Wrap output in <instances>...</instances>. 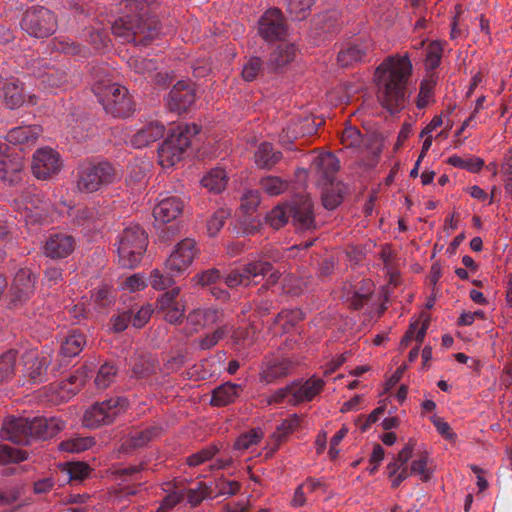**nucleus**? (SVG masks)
<instances>
[{"label":"nucleus","mask_w":512,"mask_h":512,"mask_svg":"<svg viewBox=\"0 0 512 512\" xmlns=\"http://www.w3.org/2000/svg\"><path fill=\"white\" fill-rule=\"evenodd\" d=\"M412 69L407 53L388 56L376 68L374 80L377 85V98L381 106L391 114L405 107L406 89Z\"/></svg>","instance_id":"nucleus-1"},{"label":"nucleus","mask_w":512,"mask_h":512,"mask_svg":"<svg viewBox=\"0 0 512 512\" xmlns=\"http://www.w3.org/2000/svg\"><path fill=\"white\" fill-rule=\"evenodd\" d=\"M157 5V0H127V14L114 21L112 33L122 42L147 45L160 29L150 15Z\"/></svg>","instance_id":"nucleus-2"},{"label":"nucleus","mask_w":512,"mask_h":512,"mask_svg":"<svg viewBox=\"0 0 512 512\" xmlns=\"http://www.w3.org/2000/svg\"><path fill=\"white\" fill-rule=\"evenodd\" d=\"M93 78V92L106 113L116 118L131 116L134 102L125 87L112 83L107 67L94 69Z\"/></svg>","instance_id":"nucleus-3"},{"label":"nucleus","mask_w":512,"mask_h":512,"mask_svg":"<svg viewBox=\"0 0 512 512\" xmlns=\"http://www.w3.org/2000/svg\"><path fill=\"white\" fill-rule=\"evenodd\" d=\"M199 132L200 127L195 123L173 129L158 148L159 164L163 168L174 166L182 159L185 150L190 146L191 137Z\"/></svg>","instance_id":"nucleus-4"},{"label":"nucleus","mask_w":512,"mask_h":512,"mask_svg":"<svg viewBox=\"0 0 512 512\" xmlns=\"http://www.w3.org/2000/svg\"><path fill=\"white\" fill-rule=\"evenodd\" d=\"M324 386V380L317 377H310L305 381H294L275 390L267 401L269 404L297 406L312 401L323 390Z\"/></svg>","instance_id":"nucleus-5"},{"label":"nucleus","mask_w":512,"mask_h":512,"mask_svg":"<svg viewBox=\"0 0 512 512\" xmlns=\"http://www.w3.org/2000/svg\"><path fill=\"white\" fill-rule=\"evenodd\" d=\"M121 177V172L108 162L82 164L78 170L77 189L85 193L96 192Z\"/></svg>","instance_id":"nucleus-6"},{"label":"nucleus","mask_w":512,"mask_h":512,"mask_svg":"<svg viewBox=\"0 0 512 512\" xmlns=\"http://www.w3.org/2000/svg\"><path fill=\"white\" fill-rule=\"evenodd\" d=\"M147 247V235L138 225L125 228L118 237V261L122 267L137 266Z\"/></svg>","instance_id":"nucleus-7"},{"label":"nucleus","mask_w":512,"mask_h":512,"mask_svg":"<svg viewBox=\"0 0 512 512\" xmlns=\"http://www.w3.org/2000/svg\"><path fill=\"white\" fill-rule=\"evenodd\" d=\"M13 204L27 224L44 222L51 207V203L34 186L26 187Z\"/></svg>","instance_id":"nucleus-8"},{"label":"nucleus","mask_w":512,"mask_h":512,"mask_svg":"<svg viewBox=\"0 0 512 512\" xmlns=\"http://www.w3.org/2000/svg\"><path fill=\"white\" fill-rule=\"evenodd\" d=\"M128 406L124 397H114L97 402L88 408L83 416V425L87 428H97L111 424Z\"/></svg>","instance_id":"nucleus-9"},{"label":"nucleus","mask_w":512,"mask_h":512,"mask_svg":"<svg viewBox=\"0 0 512 512\" xmlns=\"http://www.w3.org/2000/svg\"><path fill=\"white\" fill-rule=\"evenodd\" d=\"M21 28L30 36L36 38L48 37L56 29L54 14L45 7L28 9L21 21Z\"/></svg>","instance_id":"nucleus-10"},{"label":"nucleus","mask_w":512,"mask_h":512,"mask_svg":"<svg viewBox=\"0 0 512 512\" xmlns=\"http://www.w3.org/2000/svg\"><path fill=\"white\" fill-rule=\"evenodd\" d=\"M272 269V266L267 261H254L245 265L241 270H235L228 273L224 279L225 284L234 288L237 286L248 287L250 285L258 284L267 273Z\"/></svg>","instance_id":"nucleus-11"},{"label":"nucleus","mask_w":512,"mask_h":512,"mask_svg":"<svg viewBox=\"0 0 512 512\" xmlns=\"http://www.w3.org/2000/svg\"><path fill=\"white\" fill-rule=\"evenodd\" d=\"M62 166L60 154L50 147L39 148L33 154L32 173L37 179L46 180L57 175Z\"/></svg>","instance_id":"nucleus-12"},{"label":"nucleus","mask_w":512,"mask_h":512,"mask_svg":"<svg viewBox=\"0 0 512 512\" xmlns=\"http://www.w3.org/2000/svg\"><path fill=\"white\" fill-rule=\"evenodd\" d=\"M197 254L196 243L193 239L186 238L180 241L165 262V269L172 275H181L192 264Z\"/></svg>","instance_id":"nucleus-13"},{"label":"nucleus","mask_w":512,"mask_h":512,"mask_svg":"<svg viewBox=\"0 0 512 512\" xmlns=\"http://www.w3.org/2000/svg\"><path fill=\"white\" fill-rule=\"evenodd\" d=\"M28 69L45 87L60 88L68 82V74L65 69L51 66L45 59H33L28 64Z\"/></svg>","instance_id":"nucleus-14"},{"label":"nucleus","mask_w":512,"mask_h":512,"mask_svg":"<svg viewBox=\"0 0 512 512\" xmlns=\"http://www.w3.org/2000/svg\"><path fill=\"white\" fill-rule=\"evenodd\" d=\"M0 435L3 439L20 445L30 443L32 436L31 419L8 417L5 419Z\"/></svg>","instance_id":"nucleus-15"},{"label":"nucleus","mask_w":512,"mask_h":512,"mask_svg":"<svg viewBox=\"0 0 512 512\" xmlns=\"http://www.w3.org/2000/svg\"><path fill=\"white\" fill-rule=\"evenodd\" d=\"M293 224L299 230H311L316 227L313 203L310 197L303 196L293 201L289 208Z\"/></svg>","instance_id":"nucleus-16"},{"label":"nucleus","mask_w":512,"mask_h":512,"mask_svg":"<svg viewBox=\"0 0 512 512\" xmlns=\"http://www.w3.org/2000/svg\"><path fill=\"white\" fill-rule=\"evenodd\" d=\"M76 247V240L72 235L57 232L51 234L44 245V254L51 259L68 257Z\"/></svg>","instance_id":"nucleus-17"},{"label":"nucleus","mask_w":512,"mask_h":512,"mask_svg":"<svg viewBox=\"0 0 512 512\" xmlns=\"http://www.w3.org/2000/svg\"><path fill=\"white\" fill-rule=\"evenodd\" d=\"M285 33L284 19L281 11L268 9L259 20V34L267 41L281 38Z\"/></svg>","instance_id":"nucleus-18"},{"label":"nucleus","mask_w":512,"mask_h":512,"mask_svg":"<svg viewBox=\"0 0 512 512\" xmlns=\"http://www.w3.org/2000/svg\"><path fill=\"white\" fill-rule=\"evenodd\" d=\"M183 200L174 195H166L158 200L153 209V216L157 222L169 223L177 219L183 212Z\"/></svg>","instance_id":"nucleus-19"},{"label":"nucleus","mask_w":512,"mask_h":512,"mask_svg":"<svg viewBox=\"0 0 512 512\" xmlns=\"http://www.w3.org/2000/svg\"><path fill=\"white\" fill-rule=\"evenodd\" d=\"M194 101V89L186 82L179 81L169 92L167 105L171 111L181 114L182 112L187 111Z\"/></svg>","instance_id":"nucleus-20"},{"label":"nucleus","mask_w":512,"mask_h":512,"mask_svg":"<svg viewBox=\"0 0 512 512\" xmlns=\"http://www.w3.org/2000/svg\"><path fill=\"white\" fill-rule=\"evenodd\" d=\"M34 287L35 277L31 272L25 269L18 271L11 288V302L14 305L24 303L33 294Z\"/></svg>","instance_id":"nucleus-21"},{"label":"nucleus","mask_w":512,"mask_h":512,"mask_svg":"<svg viewBox=\"0 0 512 512\" xmlns=\"http://www.w3.org/2000/svg\"><path fill=\"white\" fill-rule=\"evenodd\" d=\"M3 100L10 109L19 108L25 103L36 104L34 95H27L22 83L18 80H8L1 88Z\"/></svg>","instance_id":"nucleus-22"},{"label":"nucleus","mask_w":512,"mask_h":512,"mask_svg":"<svg viewBox=\"0 0 512 512\" xmlns=\"http://www.w3.org/2000/svg\"><path fill=\"white\" fill-rule=\"evenodd\" d=\"M24 373L34 382L42 381L50 364L48 355H40L37 350H28L22 355Z\"/></svg>","instance_id":"nucleus-23"},{"label":"nucleus","mask_w":512,"mask_h":512,"mask_svg":"<svg viewBox=\"0 0 512 512\" xmlns=\"http://www.w3.org/2000/svg\"><path fill=\"white\" fill-rule=\"evenodd\" d=\"M372 48L373 43L370 40H356L339 51L338 62L343 67L361 62Z\"/></svg>","instance_id":"nucleus-24"},{"label":"nucleus","mask_w":512,"mask_h":512,"mask_svg":"<svg viewBox=\"0 0 512 512\" xmlns=\"http://www.w3.org/2000/svg\"><path fill=\"white\" fill-rule=\"evenodd\" d=\"M223 312L215 307H204L193 309L187 316V324L191 331L196 332L206 326L222 320Z\"/></svg>","instance_id":"nucleus-25"},{"label":"nucleus","mask_w":512,"mask_h":512,"mask_svg":"<svg viewBox=\"0 0 512 512\" xmlns=\"http://www.w3.org/2000/svg\"><path fill=\"white\" fill-rule=\"evenodd\" d=\"M65 427V422L57 417H34L31 419L33 438L48 439L57 435Z\"/></svg>","instance_id":"nucleus-26"},{"label":"nucleus","mask_w":512,"mask_h":512,"mask_svg":"<svg viewBox=\"0 0 512 512\" xmlns=\"http://www.w3.org/2000/svg\"><path fill=\"white\" fill-rule=\"evenodd\" d=\"M312 168L320 179L332 184L340 169V162L334 154L326 152L314 158Z\"/></svg>","instance_id":"nucleus-27"},{"label":"nucleus","mask_w":512,"mask_h":512,"mask_svg":"<svg viewBox=\"0 0 512 512\" xmlns=\"http://www.w3.org/2000/svg\"><path fill=\"white\" fill-rule=\"evenodd\" d=\"M23 156L20 154L4 155L0 160V178L9 184H16L22 179Z\"/></svg>","instance_id":"nucleus-28"},{"label":"nucleus","mask_w":512,"mask_h":512,"mask_svg":"<svg viewBox=\"0 0 512 512\" xmlns=\"http://www.w3.org/2000/svg\"><path fill=\"white\" fill-rule=\"evenodd\" d=\"M165 132V127L158 121H152L139 129L130 139L135 148H143L159 140Z\"/></svg>","instance_id":"nucleus-29"},{"label":"nucleus","mask_w":512,"mask_h":512,"mask_svg":"<svg viewBox=\"0 0 512 512\" xmlns=\"http://www.w3.org/2000/svg\"><path fill=\"white\" fill-rule=\"evenodd\" d=\"M242 390L240 384L226 382L212 391L211 404L217 407L229 405L240 396Z\"/></svg>","instance_id":"nucleus-30"},{"label":"nucleus","mask_w":512,"mask_h":512,"mask_svg":"<svg viewBox=\"0 0 512 512\" xmlns=\"http://www.w3.org/2000/svg\"><path fill=\"white\" fill-rule=\"evenodd\" d=\"M41 133L42 129L37 125L19 126L7 133L6 140L14 145L34 144Z\"/></svg>","instance_id":"nucleus-31"},{"label":"nucleus","mask_w":512,"mask_h":512,"mask_svg":"<svg viewBox=\"0 0 512 512\" xmlns=\"http://www.w3.org/2000/svg\"><path fill=\"white\" fill-rule=\"evenodd\" d=\"M293 366L288 358H277L266 363L261 372V378L266 383H271L278 378L286 376Z\"/></svg>","instance_id":"nucleus-32"},{"label":"nucleus","mask_w":512,"mask_h":512,"mask_svg":"<svg viewBox=\"0 0 512 512\" xmlns=\"http://www.w3.org/2000/svg\"><path fill=\"white\" fill-rule=\"evenodd\" d=\"M282 157L281 152L275 151L268 142L261 143L254 154L256 165L262 169H271Z\"/></svg>","instance_id":"nucleus-33"},{"label":"nucleus","mask_w":512,"mask_h":512,"mask_svg":"<svg viewBox=\"0 0 512 512\" xmlns=\"http://www.w3.org/2000/svg\"><path fill=\"white\" fill-rule=\"evenodd\" d=\"M87 377V370L86 368H83L77 370L67 380L62 381L59 384V395L61 399L66 400L69 399L71 396L75 395L84 385Z\"/></svg>","instance_id":"nucleus-34"},{"label":"nucleus","mask_w":512,"mask_h":512,"mask_svg":"<svg viewBox=\"0 0 512 512\" xmlns=\"http://www.w3.org/2000/svg\"><path fill=\"white\" fill-rule=\"evenodd\" d=\"M296 48L293 44L281 43L270 54L269 65L278 69L290 63L295 57Z\"/></svg>","instance_id":"nucleus-35"},{"label":"nucleus","mask_w":512,"mask_h":512,"mask_svg":"<svg viewBox=\"0 0 512 512\" xmlns=\"http://www.w3.org/2000/svg\"><path fill=\"white\" fill-rule=\"evenodd\" d=\"M86 344L85 335L74 330L71 331L61 344L60 353L65 357L78 355Z\"/></svg>","instance_id":"nucleus-36"},{"label":"nucleus","mask_w":512,"mask_h":512,"mask_svg":"<svg viewBox=\"0 0 512 512\" xmlns=\"http://www.w3.org/2000/svg\"><path fill=\"white\" fill-rule=\"evenodd\" d=\"M203 187L214 193H220L227 184V173L221 168L210 170L201 180Z\"/></svg>","instance_id":"nucleus-37"},{"label":"nucleus","mask_w":512,"mask_h":512,"mask_svg":"<svg viewBox=\"0 0 512 512\" xmlns=\"http://www.w3.org/2000/svg\"><path fill=\"white\" fill-rule=\"evenodd\" d=\"M351 293V297L347 299L350 306L354 309H360L373 293V284L370 280H362L360 287H356Z\"/></svg>","instance_id":"nucleus-38"},{"label":"nucleus","mask_w":512,"mask_h":512,"mask_svg":"<svg viewBox=\"0 0 512 512\" xmlns=\"http://www.w3.org/2000/svg\"><path fill=\"white\" fill-rule=\"evenodd\" d=\"M232 330V327L228 324H224L214 330L212 333L206 334L205 336L196 340V344L201 350H209L213 348L220 340L226 337Z\"/></svg>","instance_id":"nucleus-39"},{"label":"nucleus","mask_w":512,"mask_h":512,"mask_svg":"<svg viewBox=\"0 0 512 512\" xmlns=\"http://www.w3.org/2000/svg\"><path fill=\"white\" fill-rule=\"evenodd\" d=\"M430 457L427 452L422 453L419 458L412 461L410 466V474L416 475L423 482L431 479L433 468L429 465Z\"/></svg>","instance_id":"nucleus-40"},{"label":"nucleus","mask_w":512,"mask_h":512,"mask_svg":"<svg viewBox=\"0 0 512 512\" xmlns=\"http://www.w3.org/2000/svg\"><path fill=\"white\" fill-rule=\"evenodd\" d=\"M436 82L437 77L433 73L421 82L416 103L419 109L425 108L432 101Z\"/></svg>","instance_id":"nucleus-41"},{"label":"nucleus","mask_w":512,"mask_h":512,"mask_svg":"<svg viewBox=\"0 0 512 512\" xmlns=\"http://www.w3.org/2000/svg\"><path fill=\"white\" fill-rule=\"evenodd\" d=\"M129 66L133 68L136 73L144 75L147 78L150 77L156 82H160L158 79V77H160V73L154 74V71L157 69L154 60L146 58H133L129 61Z\"/></svg>","instance_id":"nucleus-42"},{"label":"nucleus","mask_w":512,"mask_h":512,"mask_svg":"<svg viewBox=\"0 0 512 512\" xmlns=\"http://www.w3.org/2000/svg\"><path fill=\"white\" fill-rule=\"evenodd\" d=\"M16 351L9 350L0 357V384L8 382L15 373Z\"/></svg>","instance_id":"nucleus-43"},{"label":"nucleus","mask_w":512,"mask_h":512,"mask_svg":"<svg viewBox=\"0 0 512 512\" xmlns=\"http://www.w3.org/2000/svg\"><path fill=\"white\" fill-rule=\"evenodd\" d=\"M94 444L95 440L92 437H75L62 441L59 444V449L70 453H80L90 449Z\"/></svg>","instance_id":"nucleus-44"},{"label":"nucleus","mask_w":512,"mask_h":512,"mask_svg":"<svg viewBox=\"0 0 512 512\" xmlns=\"http://www.w3.org/2000/svg\"><path fill=\"white\" fill-rule=\"evenodd\" d=\"M290 207L291 205L283 204L272 209L266 217L268 224L275 229L283 227L291 216L289 213Z\"/></svg>","instance_id":"nucleus-45"},{"label":"nucleus","mask_w":512,"mask_h":512,"mask_svg":"<svg viewBox=\"0 0 512 512\" xmlns=\"http://www.w3.org/2000/svg\"><path fill=\"white\" fill-rule=\"evenodd\" d=\"M442 52L443 47L438 41H433L427 46L424 60L425 69L427 71L434 70L440 65Z\"/></svg>","instance_id":"nucleus-46"},{"label":"nucleus","mask_w":512,"mask_h":512,"mask_svg":"<svg viewBox=\"0 0 512 512\" xmlns=\"http://www.w3.org/2000/svg\"><path fill=\"white\" fill-rule=\"evenodd\" d=\"M261 189L269 196H277L283 193L288 184L276 176H267L260 180Z\"/></svg>","instance_id":"nucleus-47"},{"label":"nucleus","mask_w":512,"mask_h":512,"mask_svg":"<svg viewBox=\"0 0 512 512\" xmlns=\"http://www.w3.org/2000/svg\"><path fill=\"white\" fill-rule=\"evenodd\" d=\"M156 363L150 357L140 356L134 359L132 364V373L137 378L146 377L156 370Z\"/></svg>","instance_id":"nucleus-48"},{"label":"nucleus","mask_w":512,"mask_h":512,"mask_svg":"<svg viewBox=\"0 0 512 512\" xmlns=\"http://www.w3.org/2000/svg\"><path fill=\"white\" fill-rule=\"evenodd\" d=\"M117 369L110 363L103 364L95 377V385L98 389H106L114 381Z\"/></svg>","instance_id":"nucleus-49"},{"label":"nucleus","mask_w":512,"mask_h":512,"mask_svg":"<svg viewBox=\"0 0 512 512\" xmlns=\"http://www.w3.org/2000/svg\"><path fill=\"white\" fill-rule=\"evenodd\" d=\"M27 452L9 445H0V464L21 462L27 459Z\"/></svg>","instance_id":"nucleus-50"},{"label":"nucleus","mask_w":512,"mask_h":512,"mask_svg":"<svg viewBox=\"0 0 512 512\" xmlns=\"http://www.w3.org/2000/svg\"><path fill=\"white\" fill-rule=\"evenodd\" d=\"M314 0H287V9L295 20L304 19Z\"/></svg>","instance_id":"nucleus-51"},{"label":"nucleus","mask_w":512,"mask_h":512,"mask_svg":"<svg viewBox=\"0 0 512 512\" xmlns=\"http://www.w3.org/2000/svg\"><path fill=\"white\" fill-rule=\"evenodd\" d=\"M230 215L229 211L223 208L215 211L207 221V233L209 236H215L223 227L226 219Z\"/></svg>","instance_id":"nucleus-52"},{"label":"nucleus","mask_w":512,"mask_h":512,"mask_svg":"<svg viewBox=\"0 0 512 512\" xmlns=\"http://www.w3.org/2000/svg\"><path fill=\"white\" fill-rule=\"evenodd\" d=\"M70 480L81 481L89 475L90 468L84 462H68L63 469Z\"/></svg>","instance_id":"nucleus-53"},{"label":"nucleus","mask_w":512,"mask_h":512,"mask_svg":"<svg viewBox=\"0 0 512 512\" xmlns=\"http://www.w3.org/2000/svg\"><path fill=\"white\" fill-rule=\"evenodd\" d=\"M174 276L169 270H166V273H162L160 270L155 269L151 272L150 284L156 290H165L174 283Z\"/></svg>","instance_id":"nucleus-54"},{"label":"nucleus","mask_w":512,"mask_h":512,"mask_svg":"<svg viewBox=\"0 0 512 512\" xmlns=\"http://www.w3.org/2000/svg\"><path fill=\"white\" fill-rule=\"evenodd\" d=\"M500 173L505 182L506 192L512 196V148H510L503 156Z\"/></svg>","instance_id":"nucleus-55"},{"label":"nucleus","mask_w":512,"mask_h":512,"mask_svg":"<svg viewBox=\"0 0 512 512\" xmlns=\"http://www.w3.org/2000/svg\"><path fill=\"white\" fill-rule=\"evenodd\" d=\"M340 141L346 148H358L362 144V135L356 127L347 126L340 136Z\"/></svg>","instance_id":"nucleus-56"},{"label":"nucleus","mask_w":512,"mask_h":512,"mask_svg":"<svg viewBox=\"0 0 512 512\" xmlns=\"http://www.w3.org/2000/svg\"><path fill=\"white\" fill-rule=\"evenodd\" d=\"M263 436V433L260 430H251L236 440L234 447L237 450H247L251 448L252 446L258 444V442L261 440Z\"/></svg>","instance_id":"nucleus-57"},{"label":"nucleus","mask_w":512,"mask_h":512,"mask_svg":"<svg viewBox=\"0 0 512 512\" xmlns=\"http://www.w3.org/2000/svg\"><path fill=\"white\" fill-rule=\"evenodd\" d=\"M216 453L217 448L215 446L206 447L187 457L186 463L190 467H196L211 460Z\"/></svg>","instance_id":"nucleus-58"},{"label":"nucleus","mask_w":512,"mask_h":512,"mask_svg":"<svg viewBox=\"0 0 512 512\" xmlns=\"http://www.w3.org/2000/svg\"><path fill=\"white\" fill-rule=\"evenodd\" d=\"M301 423V417L298 414L290 415L288 418L282 421V423L277 427V437L278 439H282L286 437L288 434L296 431Z\"/></svg>","instance_id":"nucleus-59"},{"label":"nucleus","mask_w":512,"mask_h":512,"mask_svg":"<svg viewBox=\"0 0 512 512\" xmlns=\"http://www.w3.org/2000/svg\"><path fill=\"white\" fill-rule=\"evenodd\" d=\"M215 488L217 489L216 496L230 497L239 491L240 484L237 481L219 478L215 481Z\"/></svg>","instance_id":"nucleus-60"},{"label":"nucleus","mask_w":512,"mask_h":512,"mask_svg":"<svg viewBox=\"0 0 512 512\" xmlns=\"http://www.w3.org/2000/svg\"><path fill=\"white\" fill-rule=\"evenodd\" d=\"M260 204V193L258 190H248L241 198V209L250 214L256 210Z\"/></svg>","instance_id":"nucleus-61"},{"label":"nucleus","mask_w":512,"mask_h":512,"mask_svg":"<svg viewBox=\"0 0 512 512\" xmlns=\"http://www.w3.org/2000/svg\"><path fill=\"white\" fill-rule=\"evenodd\" d=\"M156 435L157 430L155 428H147L141 431H135L131 434L130 444L135 448L142 447Z\"/></svg>","instance_id":"nucleus-62"},{"label":"nucleus","mask_w":512,"mask_h":512,"mask_svg":"<svg viewBox=\"0 0 512 512\" xmlns=\"http://www.w3.org/2000/svg\"><path fill=\"white\" fill-rule=\"evenodd\" d=\"M91 298L99 307H107L113 303L114 295L111 288L108 286H103L95 290L92 293Z\"/></svg>","instance_id":"nucleus-63"},{"label":"nucleus","mask_w":512,"mask_h":512,"mask_svg":"<svg viewBox=\"0 0 512 512\" xmlns=\"http://www.w3.org/2000/svg\"><path fill=\"white\" fill-rule=\"evenodd\" d=\"M262 61L258 57L250 58L244 65L242 77L246 81H253L261 71Z\"/></svg>","instance_id":"nucleus-64"}]
</instances>
